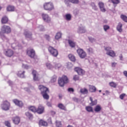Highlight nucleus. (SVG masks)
I'll use <instances>...</instances> for the list:
<instances>
[{
  "instance_id": "nucleus-47",
  "label": "nucleus",
  "mask_w": 127,
  "mask_h": 127,
  "mask_svg": "<svg viewBox=\"0 0 127 127\" xmlns=\"http://www.w3.org/2000/svg\"><path fill=\"white\" fill-rule=\"evenodd\" d=\"M104 29L105 30V31H107L108 30V29H110V26H109L108 25H104Z\"/></svg>"
},
{
  "instance_id": "nucleus-32",
  "label": "nucleus",
  "mask_w": 127,
  "mask_h": 127,
  "mask_svg": "<svg viewBox=\"0 0 127 127\" xmlns=\"http://www.w3.org/2000/svg\"><path fill=\"white\" fill-rule=\"evenodd\" d=\"M62 36V33H61L60 32H58L57 33V34L55 36V38H56V39L58 40V39H60V38H61Z\"/></svg>"
},
{
  "instance_id": "nucleus-13",
  "label": "nucleus",
  "mask_w": 127,
  "mask_h": 127,
  "mask_svg": "<svg viewBox=\"0 0 127 127\" xmlns=\"http://www.w3.org/2000/svg\"><path fill=\"white\" fill-rule=\"evenodd\" d=\"M4 53L5 55L8 57H11L13 55V51L11 49L6 50Z\"/></svg>"
},
{
  "instance_id": "nucleus-53",
  "label": "nucleus",
  "mask_w": 127,
  "mask_h": 127,
  "mask_svg": "<svg viewBox=\"0 0 127 127\" xmlns=\"http://www.w3.org/2000/svg\"><path fill=\"white\" fill-rule=\"evenodd\" d=\"M91 5H92V7L94 9H97V6L95 5V3H92Z\"/></svg>"
},
{
  "instance_id": "nucleus-61",
  "label": "nucleus",
  "mask_w": 127,
  "mask_h": 127,
  "mask_svg": "<svg viewBox=\"0 0 127 127\" xmlns=\"http://www.w3.org/2000/svg\"><path fill=\"white\" fill-rule=\"evenodd\" d=\"M120 60H123V55H121L120 56Z\"/></svg>"
},
{
  "instance_id": "nucleus-11",
  "label": "nucleus",
  "mask_w": 127,
  "mask_h": 127,
  "mask_svg": "<svg viewBox=\"0 0 127 127\" xmlns=\"http://www.w3.org/2000/svg\"><path fill=\"white\" fill-rule=\"evenodd\" d=\"M74 70L75 71V72H77L78 75H82L85 74V71H84V70H83L82 68L80 67H75L74 68Z\"/></svg>"
},
{
  "instance_id": "nucleus-46",
  "label": "nucleus",
  "mask_w": 127,
  "mask_h": 127,
  "mask_svg": "<svg viewBox=\"0 0 127 127\" xmlns=\"http://www.w3.org/2000/svg\"><path fill=\"white\" fill-rule=\"evenodd\" d=\"M5 126L7 127H11V126H10V123H9V122L8 121L5 122Z\"/></svg>"
},
{
  "instance_id": "nucleus-6",
  "label": "nucleus",
  "mask_w": 127,
  "mask_h": 127,
  "mask_svg": "<svg viewBox=\"0 0 127 127\" xmlns=\"http://www.w3.org/2000/svg\"><path fill=\"white\" fill-rule=\"evenodd\" d=\"M44 8L45 10H52V9H54V6L53 3L50 2H47L44 4Z\"/></svg>"
},
{
  "instance_id": "nucleus-2",
  "label": "nucleus",
  "mask_w": 127,
  "mask_h": 127,
  "mask_svg": "<svg viewBox=\"0 0 127 127\" xmlns=\"http://www.w3.org/2000/svg\"><path fill=\"white\" fill-rule=\"evenodd\" d=\"M105 50L106 51L107 55L110 56V57H116V53L113 50H112V48L111 47H107L105 48Z\"/></svg>"
},
{
  "instance_id": "nucleus-27",
  "label": "nucleus",
  "mask_w": 127,
  "mask_h": 127,
  "mask_svg": "<svg viewBox=\"0 0 127 127\" xmlns=\"http://www.w3.org/2000/svg\"><path fill=\"white\" fill-rule=\"evenodd\" d=\"M68 58L70 59V60H71V61H72V62H75V61H76L75 56L72 54H69L68 55Z\"/></svg>"
},
{
  "instance_id": "nucleus-34",
  "label": "nucleus",
  "mask_w": 127,
  "mask_h": 127,
  "mask_svg": "<svg viewBox=\"0 0 127 127\" xmlns=\"http://www.w3.org/2000/svg\"><path fill=\"white\" fill-rule=\"evenodd\" d=\"M30 111L31 112H33V113H36L37 112V110L35 107L34 106H31L29 108Z\"/></svg>"
},
{
  "instance_id": "nucleus-20",
  "label": "nucleus",
  "mask_w": 127,
  "mask_h": 127,
  "mask_svg": "<svg viewBox=\"0 0 127 127\" xmlns=\"http://www.w3.org/2000/svg\"><path fill=\"white\" fill-rule=\"evenodd\" d=\"M39 124L40 126H42L43 127H47L48 124L46 122V121H44L42 120H40Z\"/></svg>"
},
{
  "instance_id": "nucleus-57",
  "label": "nucleus",
  "mask_w": 127,
  "mask_h": 127,
  "mask_svg": "<svg viewBox=\"0 0 127 127\" xmlns=\"http://www.w3.org/2000/svg\"><path fill=\"white\" fill-rule=\"evenodd\" d=\"M8 83L9 85H10V86H11V85H12V82L11 81L9 80V81H8Z\"/></svg>"
},
{
  "instance_id": "nucleus-64",
  "label": "nucleus",
  "mask_w": 127,
  "mask_h": 127,
  "mask_svg": "<svg viewBox=\"0 0 127 127\" xmlns=\"http://www.w3.org/2000/svg\"><path fill=\"white\" fill-rule=\"evenodd\" d=\"M99 92L101 93V92H102V90H99Z\"/></svg>"
},
{
  "instance_id": "nucleus-24",
  "label": "nucleus",
  "mask_w": 127,
  "mask_h": 127,
  "mask_svg": "<svg viewBox=\"0 0 127 127\" xmlns=\"http://www.w3.org/2000/svg\"><path fill=\"white\" fill-rule=\"evenodd\" d=\"M24 73H25V71H19L17 75L18 77H20V78H24Z\"/></svg>"
},
{
  "instance_id": "nucleus-37",
  "label": "nucleus",
  "mask_w": 127,
  "mask_h": 127,
  "mask_svg": "<svg viewBox=\"0 0 127 127\" xmlns=\"http://www.w3.org/2000/svg\"><path fill=\"white\" fill-rule=\"evenodd\" d=\"M86 110L89 112H93V107L91 106H87L86 107Z\"/></svg>"
},
{
  "instance_id": "nucleus-22",
  "label": "nucleus",
  "mask_w": 127,
  "mask_h": 127,
  "mask_svg": "<svg viewBox=\"0 0 127 127\" xmlns=\"http://www.w3.org/2000/svg\"><path fill=\"white\" fill-rule=\"evenodd\" d=\"M86 32V29L85 27L81 26L78 29V33H85Z\"/></svg>"
},
{
  "instance_id": "nucleus-30",
  "label": "nucleus",
  "mask_w": 127,
  "mask_h": 127,
  "mask_svg": "<svg viewBox=\"0 0 127 127\" xmlns=\"http://www.w3.org/2000/svg\"><path fill=\"white\" fill-rule=\"evenodd\" d=\"M58 107L61 109V110H64V111H66V107L64 105L60 103L58 105Z\"/></svg>"
},
{
  "instance_id": "nucleus-45",
  "label": "nucleus",
  "mask_w": 127,
  "mask_h": 127,
  "mask_svg": "<svg viewBox=\"0 0 127 127\" xmlns=\"http://www.w3.org/2000/svg\"><path fill=\"white\" fill-rule=\"evenodd\" d=\"M87 51L89 53H94V50L92 48L87 49Z\"/></svg>"
},
{
  "instance_id": "nucleus-12",
  "label": "nucleus",
  "mask_w": 127,
  "mask_h": 127,
  "mask_svg": "<svg viewBox=\"0 0 127 127\" xmlns=\"http://www.w3.org/2000/svg\"><path fill=\"white\" fill-rule=\"evenodd\" d=\"M39 89L41 91L42 94H44L48 92V88L43 85H40Z\"/></svg>"
},
{
  "instance_id": "nucleus-60",
  "label": "nucleus",
  "mask_w": 127,
  "mask_h": 127,
  "mask_svg": "<svg viewBox=\"0 0 127 127\" xmlns=\"http://www.w3.org/2000/svg\"><path fill=\"white\" fill-rule=\"evenodd\" d=\"M14 45H15V44H12V45H11V47L13 49H14Z\"/></svg>"
},
{
  "instance_id": "nucleus-52",
  "label": "nucleus",
  "mask_w": 127,
  "mask_h": 127,
  "mask_svg": "<svg viewBox=\"0 0 127 127\" xmlns=\"http://www.w3.org/2000/svg\"><path fill=\"white\" fill-rule=\"evenodd\" d=\"M68 92H69L70 93H73L74 92V89L69 88L68 89Z\"/></svg>"
},
{
  "instance_id": "nucleus-48",
  "label": "nucleus",
  "mask_w": 127,
  "mask_h": 127,
  "mask_svg": "<svg viewBox=\"0 0 127 127\" xmlns=\"http://www.w3.org/2000/svg\"><path fill=\"white\" fill-rule=\"evenodd\" d=\"M125 97H126V94L125 93H123L121 95H120V98L121 100H124V98H125Z\"/></svg>"
},
{
  "instance_id": "nucleus-17",
  "label": "nucleus",
  "mask_w": 127,
  "mask_h": 127,
  "mask_svg": "<svg viewBox=\"0 0 127 127\" xmlns=\"http://www.w3.org/2000/svg\"><path fill=\"white\" fill-rule=\"evenodd\" d=\"M24 34L26 38H29V39H31V38L32 37V34L31 32H29L27 31H25L24 33Z\"/></svg>"
},
{
  "instance_id": "nucleus-21",
  "label": "nucleus",
  "mask_w": 127,
  "mask_h": 127,
  "mask_svg": "<svg viewBox=\"0 0 127 127\" xmlns=\"http://www.w3.org/2000/svg\"><path fill=\"white\" fill-rule=\"evenodd\" d=\"M96 90L97 89L96 88V87L93 85H89V91L91 93H94L96 92Z\"/></svg>"
},
{
  "instance_id": "nucleus-25",
  "label": "nucleus",
  "mask_w": 127,
  "mask_h": 127,
  "mask_svg": "<svg viewBox=\"0 0 127 127\" xmlns=\"http://www.w3.org/2000/svg\"><path fill=\"white\" fill-rule=\"evenodd\" d=\"M109 2H112L113 4H114L115 6H116V4H118L120 3V0H108Z\"/></svg>"
},
{
  "instance_id": "nucleus-39",
  "label": "nucleus",
  "mask_w": 127,
  "mask_h": 127,
  "mask_svg": "<svg viewBox=\"0 0 127 127\" xmlns=\"http://www.w3.org/2000/svg\"><path fill=\"white\" fill-rule=\"evenodd\" d=\"M121 17L123 20L125 21L126 22H127V17L126 15H121Z\"/></svg>"
},
{
  "instance_id": "nucleus-56",
  "label": "nucleus",
  "mask_w": 127,
  "mask_h": 127,
  "mask_svg": "<svg viewBox=\"0 0 127 127\" xmlns=\"http://www.w3.org/2000/svg\"><path fill=\"white\" fill-rule=\"evenodd\" d=\"M47 106H48V107H51L52 106V104L50 102H47Z\"/></svg>"
},
{
  "instance_id": "nucleus-42",
  "label": "nucleus",
  "mask_w": 127,
  "mask_h": 127,
  "mask_svg": "<svg viewBox=\"0 0 127 127\" xmlns=\"http://www.w3.org/2000/svg\"><path fill=\"white\" fill-rule=\"evenodd\" d=\"M56 124L57 127H62V124H61V122L56 121Z\"/></svg>"
},
{
  "instance_id": "nucleus-18",
  "label": "nucleus",
  "mask_w": 127,
  "mask_h": 127,
  "mask_svg": "<svg viewBox=\"0 0 127 127\" xmlns=\"http://www.w3.org/2000/svg\"><path fill=\"white\" fill-rule=\"evenodd\" d=\"M13 122L15 125H18L20 122V118L18 117H16L13 118Z\"/></svg>"
},
{
  "instance_id": "nucleus-33",
  "label": "nucleus",
  "mask_w": 127,
  "mask_h": 127,
  "mask_svg": "<svg viewBox=\"0 0 127 127\" xmlns=\"http://www.w3.org/2000/svg\"><path fill=\"white\" fill-rule=\"evenodd\" d=\"M46 66L48 69H52V68H53V66L51 64H50V63H46Z\"/></svg>"
},
{
  "instance_id": "nucleus-55",
  "label": "nucleus",
  "mask_w": 127,
  "mask_h": 127,
  "mask_svg": "<svg viewBox=\"0 0 127 127\" xmlns=\"http://www.w3.org/2000/svg\"><path fill=\"white\" fill-rule=\"evenodd\" d=\"M112 67H116V65H117V63H112L111 64Z\"/></svg>"
},
{
  "instance_id": "nucleus-28",
  "label": "nucleus",
  "mask_w": 127,
  "mask_h": 127,
  "mask_svg": "<svg viewBox=\"0 0 127 127\" xmlns=\"http://www.w3.org/2000/svg\"><path fill=\"white\" fill-rule=\"evenodd\" d=\"M7 11H14V6L9 5L7 7Z\"/></svg>"
},
{
  "instance_id": "nucleus-4",
  "label": "nucleus",
  "mask_w": 127,
  "mask_h": 127,
  "mask_svg": "<svg viewBox=\"0 0 127 127\" xmlns=\"http://www.w3.org/2000/svg\"><path fill=\"white\" fill-rule=\"evenodd\" d=\"M77 54H78V56H79L80 58L81 59H84V58H86L87 57V53L82 49H78L77 50Z\"/></svg>"
},
{
  "instance_id": "nucleus-15",
  "label": "nucleus",
  "mask_w": 127,
  "mask_h": 127,
  "mask_svg": "<svg viewBox=\"0 0 127 127\" xmlns=\"http://www.w3.org/2000/svg\"><path fill=\"white\" fill-rule=\"evenodd\" d=\"M99 8L102 12L106 11V8H105V5L103 2H99L98 3Z\"/></svg>"
},
{
  "instance_id": "nucleus-36",
  "label": "nucleus",
  "mask_w": 127,
  "mask_h": 127,
  "mask_svg": "<svg viewBox=\"0 0 127 127\" xmlns=\"http://www.w3.org/2000/svg\"><path fill=\"white\" fill-rule=\"evenodd\" d=\"M42 95H43L44 99H45L46 100H48V99H49V96L47 93H43Z\"/></svg>"
},
{
  "instance_id": "nucleus-44",
  "label": "nucleus",
  "mask_w": 127,
  "mask_h": 127,
  "mask_svg": "<svg viewBox=\"0 0 127 127\" xmlns=\"http://www.w3.org/2000/svg\"><path fill=\"white\" fill-rule=\"evenodd\" d=\"M97 100H94V101H92L90 103V106H95V105H97Z\"/></svg>"
},
{
  "instance_id": "nucleus-43",
  "label": "nucleus",
  "mask_w": 127,
  "mask_h": 127,
  "mask_svg": "<svg viewBox=\"0 0 127 127\" xmlns=\"http://www.w3.org/2000/svg\"><path fill=\"white\" fill-rule=\"evenodd\" d=\"M62 66L60 64H56L55 65V68L56 69H59V68H61Z\"/></svg>"
},
{
  "instance_id": "nucleus-51",
  "label": "nucleus",
  "mask_w": 127,
  "mask_h": 127,
  "mask_svg": "<svg viewBox=\"0 0 127 127\" xmlns=\"http://www.w3.org/2000/svg\"><path fill=\"white\" fill-rule=\"evenodd\" d=\"M45 38H46V39H47V40H48V41L50 40V36H49V35H46L45 36Z\"/></svg>"
},
{
  "instance_id": "nucleus-26",
  "label": "nucleus",
  "mask_w": 127,
  "mask_h": 127,
  "mask_svg": "<svg viewBox=\"0 0 127 127\" xmlns=\"http://www.w3.org/2000/svg\"><path fill=\"white\" fill-rule=\"evenodd\" d=\"M68 41V44L70 46V47H72V48L75 47V46L76 45V43L75 42H74L73 41L71 40H69Z\"/></svg>"
},
{
  "instance_id": "nucleus-29",
  "label": "nucleus",
  "mask_w": 127,
  "mask_h": 127,
  "mask_svg": "<svg viewBox=\"0 0 127 127\" xmlns=\"http://www.w3.org/2000/svg\"><path fill=\"white\" fill-rule=\"evenodd\" d=\"M8 21V18L6 17V16H4L2 18L1 23H7Z\"/></svg>"
},
{
  "instance_id": "nucleus-1",
  "label": "nucleus",
  "mask_w": 127,
  "mask_h": 127,
  "mask_svg": "<svg viewBox=\"0 0 127 127\" xmlns=\"http://www.w3.org/2000/svg\"><path fill=\"white\" fill-rule=\"evenodd\" d=\"M11 32V29L10 26L4 25L2 26L0 29V35H2V34H4V33H6L7 34L8 33H10Z\"/></svg>"
},
{
  "instance_id": "nucleus-14",
  "label": "nucleus",
  "mask_w": 127,
  "mask_h": 127,
  "mask_svg": "<svg viewBox=\"0 0 127 127\" xmlns=\"http://www.w3.org/2000/svg\"><path fill=\"white\" fill-rule=\"evenodd\" d=\"M37 112L40 115L43 114V113H44V107H43L42 105H39L37 109Z\"/></svg>"
},
{
  "instance_id": "nucleus-38",
  "label": "nucleus",
  "mask_w": 127,
  "mask_h": 127,
  "mask_svg": "<svg viewBox=\"0 0 127 127\" xmlns=\"http://www.w3.org/2000/svg\"><path fill=\"white\" fill-rule=\"evenodd\" d=\"M70 2L77 4L79 3V0H68Z\"/></svg>"
},
{
  "instance_id": "nucleus-19",
  "label": "nucleus",
  "mask_w": 127,
  "mask_h": 127,
  "mask_svg": "<svg viewBox=\"0 0 127 127\" xmlns=\"http://www.w3.org/2000/svg\"><path fill=\"white\" fill-rule=\"evenodd\" d=\"M117 30L119 31V32H123V24L121 23H119L117 27Z\"/></svg>"
},
{
  "instance_id": "nucleus-31",
  "label": "nucleus",
  "mask_w": 127,
  "mask_h": 127,
  "mask_svg": "<svg viewBox=\"0 0 127 127\" xmlns=\"http://www.w3.org/2000/svg\"><path fill=\"white\" fill-rule=\"evenodd\" d=\"M80 92L81 94H88V89L86 88H81L80 89Z\"/></svg>"
},
{
  "instance_id": "nucleus-9",
  "label": "nucleus",
  "mask_w": 127,
  "mask_h": 127,
  "mask_svg": "<svg viewBox=\"0 0 127 127\" xmlns=\"http://www.w3.org/2000/svg\"><path fill=\"white\" fill-rule=\"evenodd\" d=\"M34 81H39V74L35 70H33L32 72Z\"/></svg>"
},
{
  "instance_id": "nucleus-63",
  "label": "nucleus",
  "mask_w": 127,
  "mask_h": 127,
  "mask_svg": "<svg viewBox=\"0 0 127 127\" xmlns=\"http://www.w3.org/2000/svg\"><path fill=\"white\" fill-rule=\"evenodd\" d=\"M59 98L60 99H61V98H62V95H59Z\"/></svg>"
},
{
  "instance_id": "nucleus-8",
  "label": "nucleus",
  "mask_w": 127,
  "mask_h": 127,
  "mask_svg": "<svg viewBox=\"0 0 127 127\" xmlns=\"http://www.w3.org/2000/svg\"><path fill=\"white\" fill-rule=\"evenodd\" d=\"M27 55L31 58H33L35 56V51L32 49H28L27 50Z\"/></svg>"
},
{
  "instance_id": "nucleus-59",
  "label": "nucleus",
  "mask_w": 127,
  "mask_h": 127,
  "mask_svg": "<svg viewBox=\"0 0 127 127\" xmlns=\"http://www.w3.org/2000/svg\"><path fill=\"white\" fill-rule=\"evenodd\" d=\"M90 41L93 42V41H95V39L94 38H89Z\"/></svg>"
},
{
  "instance_id": "nucleus-5",
  "label": "nucleus",
  "mask_w": 127,
  "mask_h": 127,
  "mask_svg": "<svg viewBox=\"0 0 127 127\" xmlns=\"http://www.w3.org/2000/svg\"><path fill=\"white\" fill-rule=\"evenodd\" d=\"M50 53L54 56V57H57L58 56V51L56 49L50 46L48 48Z\"/></svg>"
},
{
  "instance_id": "nucleus-40",
  "label": "nucleus",
  "mask_w": 127,
  "mask_h": 127,
  "mask_svg": "<svg viewBox=\"0 0 127 127\" xmlns=\"http://www.w3.org/2000/svg\"><path fill=\"white\" fill-rule=\"evenodd\" d=\"M65 19L66 20H71V14H66L65 15Z\"/></svg>"
},
{
  "instance_id": "nucleus-58",
  "label": "nucleus",
  "mask_w": 127,
  "mask_h": 127,
  "mask_svg": "<svg viewBox=\"0 0 127 127\" xmlns=\"http://www.w3.org/2000/svg\"><path fill=\"white\" fill-rule=\"evenodd\" d=\"M52 82H56V78H54L51 80Z\"/></svg>"
},
{
  "instance_id": "nucleus-16",
  "label": "nucleus",
  "mask_w": 127,
  "mask_h": 127,
  "mask_svg": "<svg viewBox=\"0 0 127 127\" xmlns=\"http://www.w3.org/2000/svg\"><path fill=\"white\" fill-rule=\"evenodd\" d=\"M42 17H43V19L46 22H50V20H51V19H50V17H49L48 15L46 14H43Z\"/></svg>"
},
{
  "instance_id": "nucleus-7",
  "label": "nucleus",
  "mask_w": 127,
  "mask_h": 127,
  "mask_svg": "<svg viewBox=\"0 0 127 127\" xmlns=\"http://www.w3.org/2000/svg\"><path fill=\"white\" fill-rule=\"evenodd\" d=\"M10 107V103L7 101H5L3 102V104L1 105V109L3 111H8Z\"/></svg>"
},
{
  "instance_id": "nucleus-50",
  "label": "nucleus",
  "mask_w": 127,
  "mask_h": 127,
  "mask_svg": "<svg viewBox=\"0 0 127 127\" xmlns=\"http://www.w3.org/2000/svg\"><path fill=\"white\" fill-rule=\"evenodd\" d=\"M73 67V64L71 63H68L67 64V68H70Z\"/></svg>"
},
{
  "instance_id": "nucleus-35",
  "label": "nucleus",
  "mask_w": 127,
  "mask_h": 127,
  "mask_svg": "<svg viewBox=\"0 0 127 127\" xmlns=\"http://www.w3.org/2000/svg\"><path fill=\"white\" fill-rule=\"evenodd\" d=\"M110 86L111 87H113V88H117V86H118V84L114 82H111L109 83Z\"/></svg>"
},
{
  "instance_id": "nucleus-23",
  "label": "nucleus",
  "mask_w": 127,
  "mask_h": 127,
  "mask_svg": "<svg viewBox=\"0 0 127 127\" xmlns=\"http://www.w3.org/2000/svg\"><path fill=\"white\" fill-rule=\"evenodd\" d=\"M101 110L102 107L100 106V105H97L94 108V111L96 113H99V112H101Z\"/></svg>"
},
{
  "instance_id": "nucleus-10",
  "label": "nucleus",
  "mask_w": 127,
  "mask_h": 127,
  "mask_svg": "<svg viewBox=\"0 0 127 127\" xmlns=\"http://www.w3.org/2000/svg\"><path fill=\"white\" fill-rule=\"evenodd\" d=\"M13 102L16 106H18V107H19V108H22L23 107V103L21 101H19L17 99H14Z\"/></svg>"
},
{
  "instance_id": "nucleus-3",
  "label": "nucleus",
  "mask_w": 127,
  "mask_h": 127,
  "mask_svg": "<svg viewBox=\"0 0 127 127\" xmlns=\"http://www.w3.org/2000/svg\"><path fill=\"white\" fill-rule=\"evenodd\" d=\"M68 78L66 76H63L59 78V84L61 87H63L64 84H67L68 82Z\"/></svg>"
},
{
  "instance_id": "nucleus-49",
  "label": "nucleus",
  "mask_w": 127,
  "mask_h": 127,
  "mask_svg": "<svg viewBox=\"0 0 127 127\" xmlns=\"http://www.w3.org/2000/svg\"><path fill=\"white\" fill-rule=\"evenodd\" d=\"M73 80L74 81H78L79 80V76L78 75H74L73 76Z\"/></svg>"
},
{
  "instance_id": "nucleus-54",
  "label": "nucleus",
  "mask_w": 127,
  "mask_h": 127,
  "mask_svg": "<svg viewBox=\"0 0 127 127\" xmlns=\"http://www.w3.org/2000/svg\"><path fill=\"white\" fill-rule=\"evenodd\" d=\"M22 67L23 68H25V69H28V68H29V66L28 65L24 64H23Z\"/></svg>"
},
{
  "instance_id": "nucleus-62",
  "label": "nucleus",
  "mask_w": 127,
  "mask_h": 127,
  "mask_svg": "<svg viewBox=\"0 0 127 127\" xmlns=\"http://www.w3.org/2000/svg\"><path fill=\"white\" fill-rule=\"evenodd\" d=\"M90 100L91 101V102H92L93 101V98H92V97H90Z\"/></svg>"
},
{
  "instance_id": "nucleus-41",
  "label": "nucleus",
  "mask_w": 127,
  "mask_h": 127,
  "mask_svg": "<svg viewBox=\"0 0 127 127\" xmlns=\"http://www.w3.org/2000/svg\"><path fill=\"white\" fill-rule=\"evenodd\" d=\"M25 115L26 117H28L30 119L32 118V114H30L29 112H26Z\"/></svg>"
}]
</instances>
